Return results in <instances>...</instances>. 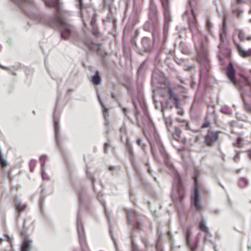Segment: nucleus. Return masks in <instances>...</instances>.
Returning <instances> with one entry per match:
<instances>
[{
	"label": "nucleus",
	"mask_w": 251,
	"mask_h": 251,
	"mask_svg": "<svg viewBox=\"0 0 251 251\" xmlns=\"http://www.w3.org/2000/svg\"><path fill=\"white\" fill-rule=\"evenodd\" d=\"M111 97L112 98V99H113L115 100H116V101H118V99L117 96L114 94V93L111 92Z\"/></svg>",
	"instance_id": "obj_60"
},
{
	"label": "nucleus",
	"mask_w": 251,
	"mask_h": 251,
	"mask_svg": "<svg viewBox=\"0 0 251 251\" xmlns=\"http://www.w3.org/2000/svg\"><path fill=\"white\" fill-rule=\"evenodd\" d=\"M110 146V145L108 143H105L104 144V151L105 153H107L108 151V147Z\"/></svg>",
	"instance_id": "obj_56"
},
{
	"label": "nucleus",
	"mask_w": 251,
	"mask_h": 251,
	"mask_svg": "<svg viewBox=\"0 0 251 251\" xmlns=\"http://www.w3.org/2000/svg\"><path fill=\"white\" fill-rule=\"evenodd\" d=\"M90 81L94 85H98L100 84L102 81V77L99 74V72L92 75L89 78Z\"/></svg>",
	"instance_id": "obj_23"
},
{
	"label": "nucleus",
	"mask_w": 251,
	"mask_h": 251,
	"mask_svg": "<svg viewBox=\"0 0 251 251\" xmlns=\"http://www.w3.org/2000/svg\"><path fill=\"white\" fill-rule=\"evenodd\" d=\"M199 226L200 228L204 232L205 236H207L209 233V228L206 225V222L203 219H201L200 222Z\"/></svg>",
	"instance_id": "obj_24"
},
{
	"label": "nucleus",
	"mask_w": 251,
	"mask_h": 251,
	"mask_svg": "<svg viewBox=\"0 0 251 251\" xmlns=\"http://www.w3.org/2000/svg\"><path fill=\"white\" fill-rule=\"evenodd\" d=\"M115 16L112 14H109L107 16V20L109 22L114 24L115 21Z\"/></svg>",
	"instance_id": "obj_43"
},
{
	"label": "nucleus",
	"mask_w": 251,
	"mask_h": 251,
	"mask_svg": "<svg viewBox=\"0 0 251 251\" xmlns=\"http://www.w3.org/2000/svg\"><path fill=\"white\" fill-rule=\"evenodd\" d=\"M149 18V20L156 23H159L157 17V11L156 7L153 5L151 0V6L150 8Z\"/></svg>",
	"instance_id": "obj_17"
},
{
	"label": "nucleus",
	"mask_w": 251,
	"mask_h": 251,
	"mask_svg": "<svg viewBox=\"0 0 251 251\" xmlns=\"http://www.w3.org/2000/svg\"><path fill=\"white\" fill-rule=\"evenodd\" d=\"M210 125V121H205L201 125L202 127H208Z\"/></svg>",
	"instance_id": "obj_55"
},
{
	"label": "nucleus",
	"mask_w": 251,
	"mask_h": 251,
	"mask_svg": "<svg viewBox=\"0 0 251 251\" xmlns=\"http://www.w3.org/2000/svg\"><path fill=\"white\" fill-rule=\"evenodd\" d=\"M161 236L158 235L156 241V248L157 251H163L160 244Z\"/></svg>",
	"instance_id": "obj_35"
},
{
	"label": "nucleus",
	"mask_w": 251,
	"mask_h": 251,
	"mask_svg": "<svg viewBox=\"0 0 251 251\" xmlns=\"http://www.w3.org/2000/svg\"><path fill=\"white\" fill-rule=\"evenodd\" d=\"M0 164L2 165L7 164V161L4 157V155L1 153L0 154Z\"/></svg>",
	"instance_id": "obj_42"
},
{
	"label": "nucleus",
	"mask_w": 251,
	"mask_h": 251,
	"mask_svg": "<svg viewBox=\"0 0 251 251\" xmlns=\"http://www.w3.org/2000/svg\"><path fill=\"white\" fill-rule=\"evenodd\" d=\"M183 123L185 124V127H186V129L189 130L190 127H189V124L187 122V121H186V120H183Z\"/></svg>",
	"instance_id": "obj_62"
},
{
	"label": "nucleus",
	"mask_w": 251,
	"mask_h": 251,
	"mask_svg": "<svg viewBox=\"0 0 251 251\" xmlns=\"http://www.w3.org/2000/svg\"><path fill=\"white\" fill-rule=\"evenodd\" d=\"M135 50L136 51V52H137L139 54H140V55H143V53L142 51H141L140 50H139L138 49V47L135 48Z\"/></svg>",
	"instance_id": "obj_64"
},
{
	"label": "nucleus",
	"mask_w": 251,
	"mask_h": 251,
	"mask_svg": "<svg viewBox=\"0 0 251 251\" xmlns=\"http://www.w3.org/2000/svg\"><path fill=\"white\" fill-rule=\"evenodd\" d=\"M146 63H147V61L144 60L141 64V65L139 67L138 70H137L138 75H139L142 73V72L144 70L145 66Z\"/></svg>",
	"instance_id": "obj_37"
},
{
	"label": "nucleus",
	"mask_w": 251,
	"mask_h": 251,
	"mask_svg": "<svg viewBox=\"0 0 251 251\" xmlns=\"http://www.w3.org/2000/svg\"><path fill=\"white\" fill-rule=\"evenodd\" d=\"M86 45L90 50L96 51L98 55H101L102 53H103L101 50V46L100 44L88 41L86 42Z\"/></svg>",
	"instance_id": "obj_15"
},
{
	"label": "nucleus",
	"mask_w": 251,
	"mask_h": 251,
	"mask_svg": "<svg viewBox=\"0 0 251 251\" xmlns=\"http://www.w3.org/2000/svg\"><path fill=\"white\" fill-rule=\"evenodd\" d=\"M164 11V15L165 18L164 30H166V25L172 21V17L169 8V0H160Z\"/></svg>",
	"instance_id": "obj_9"
},
{
	"label": "nucleus",
	"mask_w": 251,
	"mask_h": 251,
	"mask_svg": "<svg viewBox=\"0 0 251 251\" xmlns=\"http://www.w3.org/2000/svg\"><path fill=\"white\" fill-rule=\"evenodd\" d=\"M1 224L4 228L5 226V214L4 212L1 214Z\"/></svg>",
	"instance_id": "obj_48"
},
{
	"label": "nucleus",
	"mask_w": 251,
	"mask_h": 251,
	"mask_svg": "<svg viewBox=\"0 0 251 251\" xmlns=\"http://www.w3.org/2000/svg\"><path fill=\"white\" fill-rule=\"evenodd\" d=\"M62 154L67 167L71 183L75 190L79 200V209L77 216V231L81 251H85L84 247V245L86 243L85 234L84 228L80 224V216L83 209H85L87 211L91 212V206L86 195L84 184L81 181L78 179H75L73 177L71 164L67 155L66 153H62Z\"/></svg>",
	"instance_id": "obj_2"
},
{
	"label": "nucleus",
	"mask_w": 251,
	"mask_h": 251,
	"mask_svg": "<svg viewBox=\"0 0 251 251\" xmlns=\"http://www.w3.org/2000/svg\"><path fill=\"white\" fill-rule=\"evenodd\" d=\"M180 129L176 127L175 129L176 134L174 135V139L176 141H178L182 143H185L186 142V139L185 138H182L180 137Z\"/></svg>",
	"instance_id": "obj_26"
},
{
	"label": "nucleus",
	"mask_w": 251,
	"mask_h": 251,
	"mask_svg": "<svg viewBox=\"0 0 251 251\" xmlns=\"http://www.w3.org/2000/svg\"><path fill=\"white\" fill-rule=\"evenodd\" d=\"M131 163L133 166V168L135 171V174L137 178L139 180L142 185H143L145 188H146L147 186V183L146 182V181L144 179L139 169L137 167V166L135 164V162H134V160L131 159Z\"/></svg>",
	"instance_id": "obj_18"
},
{
	"label": "nucleus",
	"mask_w": 251,
	"mask_h": 251,
	"mask_svg": "<svg viewBox=\"0 0 251 251\" xmlns=\"http://www.w3.org/2000/svg\"><path fill=\"white\" fill-rule=\"evenodd\" d=\"M136 143H137V144L138 145L140 146L142 144V140H141V139L140 138H138L136 139Z\"/></svg>",
	"instance_id": "obj_63"
},
{
	"label": "nucleus",
	"mask_w": 251,
	"mask_h": 251,
	"mask_svg": "<svg viewBox=\"0 0 251 251\" xmlns=\"http://www.w3.org/2000/svg\"><path fill=\"white\" fill-rule=\"evenodd\" d=\"M219 133L217 132L210 133L208 132L207 137L205 138L204 143L209 146L212 145V143H215L219 139Z\"/></svg>",
	"instance_id": "obj_13"
},
{
	"label": "nucleus",
	"mask_w": 251,
	"mask_h": 251,
	"mask_svg": "<svg viewBox=\"0 0 251 251\" xmlns=\"http://www.w3.org/2000/svg\"><path fill=\"white\" fill-rule=\"evenodd\" d=\"M98 98L99 101V102L102 107V112H103L104 111H108V108L104 104V102H103L100 95L99 93H97Z\"/></svg>",
	"instance_id": "obj_31"
},
{
	"label": "nucleus",
	"mask_w": 251,
	"mask_h": 251,
	"mask_svg": "<svg viewBox=\"0 0 251 251\" xmlns=\"http://www.w3.org/2000/svg\"><path fill=\"white\" fill-rule=\"evenodd\" d=\"M249 184L248 179L245 177H241L239 181V185L241 188H244L247 186Z\"/></svg>",
	"instance_id": "obj_28"
},
{
	"label": "nucleus",
	"mask_w": 251,
	"mask_h": 251,
	"mask_svg": "<svg viewBox=\"0 0 251 251\" xmlns=\"http://www.w3.org/2000/svg\"><path fill=\"white\" fill-rule=\"evenodd\" d=\"M101 203L102 205H103V206L104 208L105 214V215H106L107 218L108 219V224H109V232H110V236H111L113 241L114 243V244L115 245V247H116L117 250H118V244H117V243L116 242V240L115 238L114 237V236L113 235V234H112V223H111V219H110V212H109V211L107 208V207H106V203H105V201H101Z\"/></svg>",
	"instance_id": "obj_12"
},
{
	"label": "nucleus",
	"mask_w": 251,
	"mask_h": 251,
	"mask_svg": "<svg viewBox=\"0 0 251 251\" xmlns=\"http://www.w3.org/2000/svg\"><path fill=\"white\" fill-rule=\"evenodd\" d=\"M102 4L103 7L107 8L109 11H111V5L108 0H103Z\"/></svg>",
	"instance_id": "obj_40"
},
{
	"label": "nucleus",
	"mask_w": 251,
	"mask_h": 251,
	"mask_svg": "<svg viewBox=\"0 0 251 251\" xmlns=\"http://www.w3.org/2000/svg\"><path fill=\"white\" fill-rule=\"evenodd\" d=\"M174 182L173 186L172 197L175 201L181 203L184 197L181 192L183 181L179 173L173 169Z\"/></svg>",
	"instance_id": "obj_6"
},
{
	"label": "nucleus",
	"mask_w": 251,
	"mask_h": 251,
	"mask_svg": "<svg viewBox=\"0 0 251 251\" xmlns=\"http://www.w3.org/2000/svg\"><path fill=\"white\" fill-rule=\"evenodd\" d=\"M87 177L91 181V184L94 191H95V177L94 176L92 173L88 171V167L86 166L85 168Z\"/></svg>",
	"instance_id": "obj_27"
},
{
	"label": "nucleus",
	"mask_w": 251,
	"mask_h": 251,
	"mask_svg": "<svg viewBox=\"0 0 251 251\" xmlns=\"http://www.w3.org/2000/svg\"><path fill=\"white\" fill-rule=\"evenodd\" d=\"M0 68H1V69H3L4 70H5V71H10V69L8 67L4 66L2 65L0 63Z\"/></svg>",
	"instance_id": "obj_61"
},
{
	"label": "nucleus",
	"mask_w": 251,
	"mask_h": 251,
	"mask_svg": "<svg viewBox=\"0 0 251 251\" xmlns=\"http://www.w3.org/2000/svg\"><path fill=\"white\" fill-rule=\"evenodd\" d=\"M126 217L128 224L133 222L132 229L130 231V240L132 242V251H139L137 245L134 243V238L135 237L133 230L138 229L139 231H143L144 226L143 224L142 216L136 211H133L130 213L126 212Z\"/></svg>",
	"instance_id": "obj_5"
},
{
	"label": "nucleus",
	"mask_w": 251,
	"mask_h": 251,
	"mask_svg": "<svg viewBox=\"0 0 251 251\" xmlns=\"http://www.w3.org/2000/svg\"><path fill=\"white\" fill-rule=\"evenodd\" d=\"M192 0H188V5L190 7L191 14L192 15V17L189 18L188 22L190 30L193 34L194 32L197 30V20L194 10L192 8Z\"/></svg>",
	"instance_id": "obj_10"
},
{
	"label": "nucleus",
	"mask_w": 251,
	"mask_h": 251,
	"mask_svg": "<svg viewBox=\"0 0 251 251\" xmlns=\"http://www.w3.org/2000/svg\"><path fill=\"white\" fill-rule=\"evenodd\" d=\"M170 250L171 251H176L177 250V248L175 247L172 243H171L170 244Z\"/></svg>",
	"instance_id": "obj_59"
},
{
	"label": "nucleus",
	"mask_w": 251,
	"mask_h": 251,
	"mask_svg": "<svg viewBox=\"0 0 251 251\" xmlns=\"http://www.w3.org/2000/svg\"><path fill=\"white\" fill-rule=\"evenodd\" d=\"M221 111L223 113L229 115L231 114V111L227 108H221Z\"/></svg>",
	"instance_id": "obj_54"
},
{
	"label": "nucleus",
	"mask_w": 251,
	"mask_h": 251,
	"mask_svg": "<svg viewBox=\"0 0 251 251\" xmlns=\"http://www.w3.org/2000/svg\"><path fill=\"white\" fill-rule=\"evenodd\" d=\"M15 207L16 209V220H17L21 214V211L25 208V205L22 204L20 201H17L15 202Z\"/></svg>",
	"instance_id": "obj_25"
},
{
	"label": "nucleus",
	"mask_w": 251,
	"mask_h": 251,
	"mask_svg": "<svg viewBox=\"0 0 251 251\" xmlns=\"http://www.w3.org/2000/svg\"><path fill=\"white\" fill-rule=\"evenodd\" d=\"M145 166H146V167L147 168V171H148V173H149L151 175L154 177V180L155 181H156V178L153 175V172L151 170V169L150 168L149 163L145 162Z\"/></svg>",
	"instance_id": "obj_41"
},
{
	"label": "nucleus",
	"mask_w": 251,
	"mask_h": 251,
	"mask_svg": "<svg viewBox=\"0 0 251 251\" xmlns=\"http://www.w3.org/2000/svg\"><path fill=\"white\" fill-rule=\"evenodd\" d=\"M212 26V24L211 23V22L210 21V20L209 19H207V20H206L207 29L209 31H210Z\"/></svg>",
	"instance_id": "obj_50"
},
{
	"label": "nucleus",
	"mask_w": 251,
	"mask_h": 251,
	"mask_svg": "<svg viewBox=\"0 0 251 251\" xmlns=\"http://www.w3.org/2000/svg\"><path fill=\"white\" fill-rule=\"evenodd\" d=\"M99 56L101 57V62H102V64L104 65H107L108 63H107V61L106 60V59L104 57V53H103V52L102 53L101 55H99Z\"/></svg>",
	"instance_id": "obj_47"
},
{
	"label": "nucleus",
	"mask_w": 251,
	"mask_h": 251,
	"mask_svg": "<svg viewBox=\"0 0 251 251\" xmlns=\"http://www.w3.org/2000/svg\"><path fill=\"white\" fill-rule=\"evenodd\" d=\"M161 111L162 113L164 112V108L166 107V108L168 109H171L172 106L170 104V103L168 101H166L165 103L163 102H161Z\"/></svg>",
	"instance_id": "obj_33"
},
{
	"label": "nucleus",
	"mask_w": 251,
	"mask_h": 251,
	"mask_svg": "<svg viewBox=\"0 0 251 251\" xmlns=\"http://www.w3.org/2000/svg\"><path fill=\"white\" fill-rule=\"evenodd\" d=\"M103 115L104 117V119H105L104 124L105 126H108L109 125V119H108V116H109L108 111H104V112H103Z\"/></svg>",
	"instance_id": "obj_39"
},
{
	"label": "nucleus",
	"mask_w": 251,
	"mask_h": 251,
	"mask_svg": "<svg viewBox=\"0 0 251 251\" xmlns=\"http://www.w3.org/2000/svg\"><path fill=\"white\" fill-rule=\"evenodd\" d=\"M242 2L243 0H233V1L232 2V12L238 16H239L242 12V10L239 7H236V4L241 3Z\"/></svg>",
	"instance_id": "obj_22"
},
{
	"label": "nucleus",
	"mask_w": 251,
	"mask_h": 251,
	"mask_svg": "<svg viewBox=\"0 0 251 251\" xmlns=\"http://www.w3.org/2000/svg\"><path fill=\"white\" fill-rule=\"evenodd\" d=\"M168 89L169 91V97L171 100H174L178 97L176 95L174 90L171 86H169Z\"/></svg>",
	"instance_id": "obj_32"
},
{
	"label": "nucleus",
	"mask_w": 251,
	"mask_h": 251,
	"mask_svg": "<svg viewBox=\"0 0 251 251\" xmlns=\"http://www.w3.org/2000/svg\"><path fill=\"white\" fill-rule=\"evenodd\" d=\"M200 175V170L198 168H195L192 174L194 186L191 193V202L192 206L199 211H201L203 208L199 183Z\"/></svg>",
	"instance_id": "obj_4"
},
{
	"label": "nucleus",
	"mask_w": 251,
	"mask_h": 251,
	"mask_svg": "<svg viewBox=\"0 0 251 251\" xmlns=\"http://www.w3.org/2000/svg\"><path fill=\"white\" fill-rule=\"evenodd\" d=\"M227 27L226 20L224 19L223 20L222 25L221 27L220 31V39L221 41H223L224 37L226 36Z\"/></svg>",
	"instance_id": "obj_21"
},
{
	"label": "nucleus",
	"mask_w": 251,
	"mask_h": 251,
	"mask_svg": "<svg viewBox=\"0 0 251 251\" xmlns=\"http://www.w3.org/2000/svg\"><path fill=\"white\" fill-rule=\"evenodd\" d=\"M243 31L240 30L239 32L238 36L241 40L245 41L246 40V38L243 35Z\"/></svg>",
	"instance_id": "obj_46"
},
{
	"label": "nucleus",
	"mask_w": 251,
	"mask_h": 251,
	"mask_svg": "<svg viewBox=\"0 0 251 251\" xmlns=\"http://www.w3.org/2000/svg\"><path fill=\"white\" fill-rule=\"evenodd\" d=\"M78 3L76 4L77 7L79 9H81L83 7L82 0H76Z\"/></svg>",
	"instance_id": "obj_52"
},
{
	"label": "nucleus",
	"mask_w": 251,
	"mask_h": 251,
	"mask_svg": "<svg viewBox=\"0 0 251 251\" xmlns=\"http://www.w3.org/2000/svg\"><path fill=\"white\" fill-rule=\"evenodd\" d=\"M236 47L240 55L242 57H247L250 56L251 49L247 50L245 49H243L239 44H237Z\"/></svg>",
	"instance_id": "obj_20"
},
{
	"label": "nucleus",
	"mask_w": 251,
	"mask_h": 251,
	"mask_svg": "<svg viewBox=\"0 0 251 251\" xmlns=\"http://www.w3.org/2000/svg\"><path fill=\"white\" fill-rule=\"evenodd\" d=\"M185 242L187 246L189 248L190 251H196L197 239L194 242H192L191 241V234L190 232H187L185 233Z\"/></svg>",
	"instance_id": "obj_14"
},
{
	"label": "nucleus",
	"mask_w": 251,
	"mask_h": 251,
	"mask_svg": "<svg viewBox=\"0 0 251 251\" xmlns=\"http://www.w3.org/2000/svg\"><path fill=\"white\" fill-rule=\"evenodd\" d=\"M130 44L134 49L137 48V44L136 42V39L135 38H132L130 39Z\"/></svg>",
	"instance_id": "obj_45"
},
{
	"label": "nucleus",
	"mask_w": 251,
	"mask_h": 251,
	"mask_svg": "<svg viewBox=\"0 0 251 251\" xmlns=\"http://www.w3.org/2000/svg\"><path fill=\"white\" fill-rule=\"evenodd\" d=\"M35 162V160L34 159H31L30 161V169L31 172L33 171L34 164Z\"/></svg>",
	"instance_id": "obj_57"
},
{
	"label": "nucleus",
	"mask_w": 251,
	"mask_h": 251,
	"mask_svg": "<svg viewBox=\"0 0 251 251\" xmlns=\"http://www.w3.org/2000/svg\"><path fill=\"white\" fill-rule=\"evenodd\" d=\"M47 7L55 9L54 17H43L38 11L34 0H11L18 6L21 11L27 17L52 28H59L62 38L68 40L73 36L76 32L75 28L69 19H66L63 14L61 3L55 0H43Z\"/></svg>",
	"instance_id": "obj_1"
},
{
	"label": "nucleus",
	"mask_w": 251,
	"mask_h": 251,
	"mask_svg": "<svg viewBox=\"0 0 251 251\" xmlns=\"http://www.w3.org/2000/svg\"><path fill=\"white\" fill-rule=\"evenodd\" d=\"M43 191H44V190H42V194L40 198L39 201V206H40V209L41 211H42V210H43V202L46 198V195H45V194H44L43 193Z\"/></svg>",
	"instance_id": "obj_34"
},
{
	"label": "nucleus",
	"mask_w": 251,
	"mask_h": 251,
	"mask_svg": "<svg viewBox=\"0 0 251 251\" xmlns=\"http://www.w3.org/2000/svg\"><path fill=\"white\" fill-rule=\"evenodd\" d=\"M224 40L221 41V43L218 46L219 50L218 54V59L222 64L224 63V59L222 56L226 57L228 60L229 66L227 68H225L226 75L229 78L231 82L239 90H242L243 85L237 82L236 71L235 67L230 60L231 51L230 49L223 47Z\"/></svg>",
	"instance_id": "obj_3"
},
{
	"label": "nucleus",
	"mask_w": 251,
	"mask_h": 251,
	"mask_svg": "<svg viewBox=\"0 0 251 251\" xmlns=\"http://www.w3.org/2000/svg\"><path fill=\"white\" fill-rule=\"evenodd\" d=\"M135 22H132L130 25H129V23H128L127 25H126L124 29L123 39H124L125 38V34L129 32L130 28V26H133Z\"/></svg>",
	"instance_id": "obj_38"
},
{
	"label": "nucleus",
	"mask_w": 251,
	"mask_h": 251,
	"mask_svg": "<svg viewBox=\"0 0 251 251\" xmlns=\"http://www.w3.org/2000/svg\"><path fill=\"white\" fill-rule=\"evenodd\" d=\"M155 140L156 141V142L157 143L159 147V149H160V152L162 154V155L164 156V159H165V163L166 164V165L169 166L171 169H173V165L172 163H171L169 161V155L165 151V148L164 147V146L160 144L159 142V141H158V139H157V137L155 136Z\"/></svg>",
	"instance_id": "obj_16"
},
{
	"label": "nucleus",
	"mask_w": 251,
	"mask_h": 251,
	"mask_svg": "<svg viewBox=\"0 0 251 251\" xmlns=\"http://www.w3.org/2000/svg\"><path fill=\"white\" fill-rule=\"evenodd\" d=\"M126 146L127 149L128 150V152L129 154L130 160L131 161V159H132L133 160L132 157V156L133 154V149H132V148L131 145H130L129 143H127L126 144Z\"/></svg>",
	"instance_id": "obj_36"
},
{
	"label": "nucleus",
	"mask_w": 251,
	"mask_h": 251,
	"mask_svg": "<svg viewBox=\"0 0 251 251\" xmlns=\"http://www.w3.org/2000/svg\"><path fill=\"white\" fill-rule=\"evenodd\" d=\"M198 62L200 63V81L202 78L208 81L210 77L209 71L210 70V62L205 54H201L197 57Z\"/></svg>",
	"instance_id": "obj_7"
},
{
	"label": "nucleus",
	"mask_w": 251,
	"mask_h": 251,
	"mask_svg": "<svg viewBox=\"0 0 251 251\" xmlns=\"http://www.w3.org/2000/svg\"><path fill=\"white\" fill-rule=\"evenodd\" d=\"M174 101L175 106L176 108H180L181 107L180 104V100L179 98H177L175 99V100H173Z\"/></svg>",
	"instance_id": "obj_44"
},
{
	"label": "nucleus",
	"mask_w": 251,
	"mask_h": 251,
	"mask_svg": "<svg viewBox=\"0 0 251 251\" xmlns=\"http://www.w3.org/2000/svg\"><path fill=\"white\" fill-rule=\"evenodd\" d=\"M158 27L159 23H156L150 20H148L144 25V30L151 32L153 39H154L155 32L158 30Z\"/></svg>",
	"instance_id": "obj_11"
},
{
	"label": "nucleus",
	"mask_w": 251,
	"mask_h": 251,
	"mask_svg": "<svg viewBox=\"0 0 251 251\" xmlns=\"http://www.w3.org/2000/svg\"><path fill=\"white\" fill-rule=\"evenodd\" d=\"M142 50L145 52H148L151 50V40L147 37H144L142 39Z\"/></svg>",
	"instance_id": "obj_19"
},
{
	"label": "nucleus",
	"mask_w": 251,
	"mask_h": 251,
	"mask_svg": "<svg viewBox=\"0 0 251 251\" xmlns=\"http://www.w3.org/2000/svg\"><path fill=\"white\" fill-rule=\"evenodd\" d=\"M26 219L24 220L23 224L24 229H22L20 226H19V231L23 238L21 251H31L32 248V241L26 237Z\"/></svg>",
	"instance_id": "obj_8"
},
{
	"label": "nucleus",
	"mask_w": 251,
	"mask_h": 251,
	"mask_svg": "<svg viewBox=\"0 0 251 251\" xmlns=\"http://www.w3.org/2000/svg\"><path fill=\"white\" fill-rule=\"evenodd\" d=\"M140 11H141V8L140 7L139 5H137L136 3V1L134 0L133 13L135 15L134 17L135 18H137L138 14L140 12Z\"/></svg>",
	"instance_id": "obj_29"
},
{
	"label": "nucleus",
	"mask_w": 251,
	"mask_h": 251,
	"mask_svg": "<svg viewBox=\"0 0 251 251\" xmlns=\"http://www.w3.org/2000/svg\"><path fill=\"white\" fill-rule=\"evenodd\" d=\"M242 81L244 84L249 86H251V81L249 78H244L243 79Z\"/></svg>",
	"instance_id": "obj_49"
},
{
	"label": "nucleus",
	"mask_w": 251,
	"mask_h": 251,
	"mask_svg": "<svg viewBox=\"0 0 251 251\" xmlns=\"http://www.w3.org/2000/svg\"><path fill=\"white\" fill-rule=\"evenodd\" d=\"M98 98L99 101V102L102 107V112H103L104 111H108V108L104 104V102H103L100 95L99 93H97Z\"/></svg>",
	"instance_id": "obj_30"
},
{
	"label": "nucleus",
	"mask_w": 251,
	"mask_h": 251,
	"mask_svg": "<svg viewBox=\"0 0 251 251\" xmlns=\"http://www.w3.org/2000/svg\"><path fill=\"white\" fill-rule=\"evenodd\" d=\"M245 108H246V110L251 113V105L249 104L247 102H245L244 103Z\"/></svg>",
	"instance_id": "obj_51"
},
{
	"label": "nucleus",
	"mask_w": 251,
	"mask_h": 251,
	"mask_svg": "<svg viewBox=\"0 0 251 251\" xmlns=\"http://www.w3.org/2000/svg\"><path fill=\"white\" fill-rule=\"evenodd\" d=\"M152 100H153V104L155 103H157V100L155 97V90H153V94H152Z\"/></svg>",
	"instance_id": "obj_58"
},
{
	"label": "nucleus",
	"mask_w": 251,
	"mask_h": 251,
	"mask_svg": "<svg viewBox=\"0 0 251 251\" xmlns=\"http://www.w3.org/2000/svg\"><path fill=\"white\" fill-rule=\"evenodd\" d=\"M243 144V142L241 138H239L237 140V141L234 143V146H242Z\"/></svg>",
	"instance_id": "obj_53"
}]
</instances>
